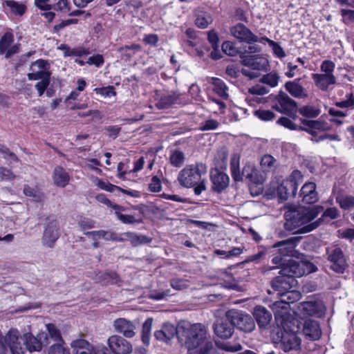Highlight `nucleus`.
Instances as JSON below:
<instances>
[{"label":"nucleus","instance_id":"f257e3e1","mask_svg":"<svg viewBox=\"0 0 354 354\" xmlns=\"http://www.w3.org/2000/svg\"><path fill=\"white\" fill-rule=\"evenodd\" d=\"M322 207L314 206L305 207L302 206H291L285 212L286 220L285 228L292 230L299 228L294 234H306L317 228L323 222V218H319L313 221L321 212Z\"/></svg>","mask_w":354,"mask_h":354},{"label":"nucleus","instance_id":"f03ea898","mask_svg":"<svg viewBox=\"0 0 354 354\" xmlns=\"http://www.w3.org/2000/svg\"><path fill=\"white\" fill-rule=\"evenodd\" d=\"M178 341L188 349L195 351L213 339L206 326L201 323L180 325Z\"/></svg>","mask_w":354,"mask_h":354},{"label":"nucleus","instance_id":"7ed1b4c3","mask_svg":"<svg viewBox=\"0 0 354 354\" xmlns=\"http://www.w3.org/2000/svg\"><path fill=\"white\" fill-rule=\"evenodd\" d=\"M207 171L206 165L202 162L189 165L179 172L178 180L184 187H194V194L200 195L207 188V181L202 178V176L206 174Z\"/></svg>","mask_w":354,"mask_h":354},{"label":"nucleus","instance_id":"20e7f679","mask_svg":"<svg viewBox=\"0 0 354 354\" xmlns=\"http://www.w3.org/2000/svg\"><path fill=\"white\" fill-rule=\"evenodd\" d=\"M317 270L316 266L308 261H299L293 259H288L287 262L280 270L279 274H286L296 279Z\"/></svg>","mask_w":354,"mask_h":354},{"label":"nucleus","instance_id":"39448f33","mask_svg":"<svg viewBox=\"0 0 354 354\" xmlns=\"http://www.w3.org/2000/svg\"><path fill=\"white\" fill-rule=\"evenodd\" d=\"M270 106L279 113L290 116L295 115L298 108L297 102L283 91L277 95H271Z\"/></svg>","mask_w":354,"mask_h":354},{"label":"nucleus","instance_id":"423d86ee","mask_svg":"<svg viewBox=\"0 0 354 354\" xmlns=\"http://www.w3.org/2000/svg\"><path fill=\"white\" fill-rule=\"evenodd\" d=\"M273 341L286 353L298 351L301 348V339L295 333L279 330L273 336Z\"/></svg>","mask_w":354,"mask_h":354},{"label":"nucleus","instance_id":"0eeeda50","mask_svg":"<svg viewBox=\"0 0 354 354\" xmlns=\"http://www.w3.org/2000/svg\"><path fill=\"white\" fill-rule=\"evenodd\" d=\"M297 285V281L295 278L283 274H279V276L273 278L270 281L272 288L278 292L279 295L283 296L286 294H291L294 296V299H299L301 296L298 291L291 290Z\"/></svg>","mask_w":354,"mask_h":354},{"label":"nucleus","instance_id":"6e6552de","mask_svg":"<svg viewBox=\"0 0 354 354\" xmlns=\"http://www.w3.org/2000/svg\"><path fill=\"white\" fill-rule=\"evenodd\" d=\"M326 256L330 263L329 268L336 273H344L348 266L346 257L339 247L331 245L326 248Z\"/></svg>","mask_w":354,"mask_h":354},{"label":"nucleus","instance_id":"1a4fd4ad","mask_svg":"<svg viewBox=\"0 0 354 354\" xmlns=\"http://www.w3.org/2000/svg\"><path fill=\"white\" fill-rule=\"evenodd\" d=\"M226 316L231 321L234 328L245 333H250L255 328L254 319L248 314L236 310H230L226 313Z\"/></svg>","mask_w":354,"mask_h":354},{"label":"nucleus","instance_id":"9d476101","mask_svg":"<svg viewBox=\"0 0 354 354\" xmlns=\"http://www.w3.org/2000/svg\"><path fill=\"white\" fill-rule=\"evenodd\" d=\"M59 236V222L53 217H48L41 239L42 243L52 248Z\"/></svg>","mask_w":354,"mask_h":354},{"label":"nucleus","instance_id":"9b49d317","mask_svg":"<svg viewBox=\"0 0 354 354\" xmlns=\"http://www.w3.org/2000/svg\"><path fill=\"white\" fill-rule=\"evenodd\" d=\"M297 310L303 316L321 317L325 311V306L320 300H310L299 303Z\"/></svg>","mask_w":354,"mask_h":354},{"label":"nucleus","instance_id":"f8f14e48","mask_svg":"<svg viewBox=\"0 0 354 354\" xmlns=\"http://www.w3.org/2000/svg\"><path fill=\"white\" fill-rule=\"evenodd\" d=\"M210 180L212 184V190L218 194L223 192L230 185L228 175L217 168L211 169Z\"/></svg>","mask_w":354,"mask_h":354},{"label":"nucleus","instance_id":"ddd939ff","mask_svg":"<svg viewBox=\"0 0 354 354\" xmlns=\"http://www.w3.org/2000/svg\"><path fill=\"white\" fill-rule=\"evenodd\" d=\"M108 345L113 354H129L133 350L131 342L118 335L109 337Z\"/></svg>","mask_w":354,"mask_h":354},{"label":"nucleus","instance_id":"4468645a","mask_svg":"<svg viewBox=\"0 0 354 354\" xmlns=\"http://www.w3.org/2000/svg\"><path fill=\"white\" fill-rule=\"evenodd\" d=\"M50 65L47 61L39 59L31 64L30 70L31 73H28L29 80H39L41 78L50 77L49 72Z\"/></svg>","mask_w":354,"mask_h":354},{"label":"nucleus","instance_id":"2eb2a0df","mask_svg":"<svg viewBox=\"0 0 354 354\" xmlns=\"http://www.w3.org/2000/svg\"><path fill=\"white\" fill-rule=\"evenodd\" d=\"M212 328L214 334L218 337L223 339L230 338L234 333V326L226 315L225 318L216 319Z\"/></svg>","mask_w":354,"mask_h":354},{"label":"nucleus","instance_id":"dca6fc26","mask_svg":"<svg viewBox=\"0 0 354 354\" xmlns=\"http://www.w3.org/2000/svg\"><path fill=\"white\" fill-rule=\"evenodd\" d=\"M230 33L239 41L248 44H252L258 41V37L253 34L244 24L241 23L232 26L230 28Z\"/></svg>","mask_w":354,"mask_h":354},{"label":"nucleus","instance_id":"f3484780","mask_svg":"<svg viewBox=\"0 0 354 354\" xmlns=\"http://www.w3.org/2000/svg\"><path fill=\"white\" fill-rule=\"evenodd\" d=\"M241 64L248 66L252 70L264 71L266 70L268 66V60L259 55H250L245 53H240Z\"/></svg>","mask_w":354,"mask_h":354},{"label":"nucleus","instance_id":"a211bd4d","mask_svg":"<svg viewBox=\"0 0 354 354\" xmlns=\"http://www.w3.org/2000/svg\"><path fill=\"white\" fill-rule=\"evenodd\" d=\"M284 88L295 98L304 100L308 97V91L301 85L300 78L286 82Z\"/></svg>","mask_w":354,"mask_h":354},{"label":"nucleus","instance_id":"6ab92c4d","mask_svg":"<svg viewBox=\"0 0 354 354\" xmlns=\"http://www.w3.org/2000/svg\"><path fill=\"white\" fill-rule=\"evenodd\" d=\"M113 326L116 332L122 334L125 337L132 338L136 335L135 324L125 318L116 319L114 320Z\"/></svg>","mask_w":354,"mask_h":354},{"label":"nucleus","instance_id":"aec40b11","mask_svg":"<svg viewBox=\"0 0 354 354\" xmlns=\"http://www.w3.org/2000/svg\"><path fill=\"white\" fill-rule=\"evenodd\" d=\"M301 239V236H292L276 243L274 245V247L278 248L279 253H281L283 256L290 257L292 255L294 250Z\"/></svg>","mask_w":354,"mask_h":354},{"label":"nucleus","instance_id":"412c9836","mask_svg":"<svg viewBox=\"0 0 354 354\" xmlns=\"http://www.w3.org/2000/svg\"><path fill=\"white\" fill-rule=\"evenodd\" d=\"M305 337L309 340L315 341L322 336V330L317 321L308 319L305 321L303 330Z\"/></svg>","mask_w":354,"mask_h":354},{"label":"nucleus","instance_id":"4be33fe9","mask_svg":"<svg viewBox=\"0 0 354 354\" xmlns=\"http://www.w3.org/2000/svg\"><path fill=\"white\" fill-rule=\"evenodd\" d=\"M243 178L254 185H261L264 181L263 176L252 164L246 163L242 169Z\"/></svg>","mask_w":354,"mask_h":354},{"label":"nucleus","instance_id":"5701e85b","mask_svg":"<svg viewBox=\"0 0 354 354\" xmlns=\"http://www.w3.org/2000/svg\"><path fill=\"white\" fill-rule=\"evenodd\" d=\"M180 332V326L177 328L171 323H165L161 329L156 331V339L167 342L171 340L175 335L178 338Z\"/></svg>","mask_w":354,"mask_h":354},{"label":"nucleus","instance_id":"b1692460","mask_svg":"<svg viewBox=\"0 0 354 354\" xmlns=\"http://www.w3.org/2000/svg\"><path fill=\"white\" fill-rule=\"evenodd\" d=\"M253 316L258 326L261 328L268 326L272 319L270 312L262 306H257L254 308Z\"/></svg>","mask_w":354,"mask_h":354},{"label":"nucleus","instance_id":"393cba45","mask_svg":"<svg viewBox=\"0 0 354 354\" xmlns=\"http://www.w3.org/2000/svg\"><path fill=\"white\" fill-rule=\"evenodd\" d=\"M297 190L294 183L285 179L277 187V192L281 200L286 201L289 197L294 196Z\"/></svg>","mask_w":354,"mask_h":354},{"label":"nucleus","instance_id":"a878e982","mask_svg":"<svg viewBox=\"0 0 354 354\" xmlns=\"http://www.w3.org/2000/svg\"><path fill=\"white\" fill-rule=\"evenodd\" d=\"M300 196L304 203L312 204L317 202V194L316 192V185L314 183H306L301 189Z\"/></svg>","mask_w":354,"mask_h":354},{"label":"nucleus","instance_id":"bb28decb","mask_svg":"<svg viewBox=\"0 0 354 354\" xmlns=\"http://www.w3.org/2000/svg\"><path fill=\"white\" fill-rule=\"evenodd\" d=\"M315 85L322 91H327L330 85L336 84V79L333 75L329 74H313Z\"/></svg>","mask_w":354,"mask_h":354},{"label":"nucleus","instance_id":"cd10ccee","mask_svg":"<svg viewBox=\"0 0 354 354\" xmlns=\"http://www.w3.org/2000/svg\"><path fill=\"white\" fill-rule=\"evenodd\" d=\"M53 179L57 187L63 188L68 184L70 176L62 167L57 166L53 171Z\"/></svg>","mask_w":354,"mask_h":354},{"label":"nucleus","instance_id":"c85d7f7f","mask_svg":"<svg viewBox=\"0 0 354 354\" xmlns=\"http://www.w3.org/2000/svg\"><path fill=\"white\" fill-rule=\"evenodd\" d=\"M73 354H95L92 351V346L84 339H77L71 344Z\"/></svg>","mask_w":354,"mask_h":354},{"label":"nucleus","instance_id":"c756f323","mask_svg":"<svg viewBox=\"0 0 354 354\" xmlns=\"http://www.w3.org/2000/svg\"><path fill=\"white\" fill-rule=\"evenodd\" d=\"M58 49L63 51L64 57H81L89 54L88 49L79 46L75 48H71L69 46L62 44Z\"/></svg>","mask_w":354,"mask_h":354},{"label":"nucleus","instance_id":"7c9ffc66","mask_svg":"<svg viewBox=\"0 0 354 354\" xmlns=\"http://www.w3.org/2000/svg\"><path fill=\"white\" fill-rule=\"evenodd\" d=\"M23 342H24L26 350H28L30 352L39 351L41 349L42 343L41 341L30 333L24 335Z\"/></svg>","mask_w":354,"mask_h":354},{"label":"nucleus","instance_id":"2f4dec72","mask_svg":"<svg viewBox=\"0 0 354 354\" xmlns=\"http://www.w3.org/2000/svg\"><path fill=\"white\" fill-rule=\"evenodd\" d=\"M122 237L124 241H130L133 246H137L150 241V239H149L147 236L133 232H124L123 233Z\"/></svg>","mask_w":354,"mask_h":354},{"label":"nucleus","instance_id":"473e14b6","mask_svg":"<svg viewBox=\"0 0 354 354\" xmlns=\"http://www.w3.org/2000/svg\"><path fill=\"white\" fill-rule=\"evenodd\" d=\"M179 95L176 93L162 96L156 106L159 109H167L173 104L178 103Z\"/></svg>","mask_w":354,"mask_h":354},{"label":"nucleus","instance_id":"72a5a7b5","mask_svg":"<svg viewBox=\"0 0 354 354\" xmlns=\"http://www.w3.org/2000/svg\"><path fill=\"white\" fill-rule=\"evenodd\" d=\"M230 171L233 179L235 181H242L243 175L242 171L239 169V156L234 155L231 158L230 161Z\"/></svg>","mask_w":354,"mask_h":354},{"label":"nucleus","instance_id":"f704fd0d","mask_svg":"<svg viewBox=\"0 0 354 354\" xmlns=\"http://www.w3.org/2000/svg\"><path fill=\"white\" fill-rule=\"evenodd\" d=\"M212 84L214 85V91L221 97L225 100L228 98V88L222 80L214 77L212 79Z\"/></svg>","mask_w":354,"mask_h":354},{"label":"nucleus","instance_id":"c9c22d12","mask_svg":"<svg viewBox=\"0 0 354 354\" xmlns=\"http://www.w3.org/2000/svg\"><path fill=\"white\" fill-rule=\"evenodd\" d=\"M140 50V46L139 44H131L122 46L118 50L121 53L122 59L129 60Z\"/></svg>","mask_w":354,"mask_h":354},{"label":"nucleus","instance_id":"e433bc0d","mask_svg":"<svg viewBox=\"0 0 354 354\" xmlns=\"http://www.w3.org/2000/svg\"><path fill=\"white\" fill-rule=\"evenodd\" d=\"M301 121L304 126L308 127L309 129H313L314 130L325 131L330 129V127L324 121L308 120L306 119H302Z\"/></svg>","mask_w":354,"mask_h":354},{"label":"nucleus","instance_id":"4c0bfd02","mask_svg":"<svg viewBox=\"0 0 354 354\" xmlns=\"http://www.w3.org/2000/svg\"><path fill=\"white\" fill-rule=\"evenodd\" d=\"M336 202L343 209H351L354 208V196L351 195H338L336 197Z\"/></svg>","mask_w":354,"mask_h":354},{"label":"nucleus","instance_id":"58836bf2","mask_svg":"<svg viewBox=\"0 0 354 354\" xmlns=\"http://www.w3.org/2000/svg\"><path fill=\"white\" fill-rule=\"evenodd\" d=\"M297 109L302 116L312 118L317 117L321 112L319 109L311 105H305Z\"/></svg>","mask_w":354,"mask_h":354},{"label":"nucleus","instance_id":"ea45409f","mask_svg":"<svg viewBox=\"0 0 354 354\" xmlns=\"http://www.w3.org/2000/svg\"><path fill=\"white\" fill-rule=\"evenodd\" d=\"M153 325V318H148L142 325V341L144 344L148 346L150 342V332Z\"/></svg>","mask_w":354,"mask_h":354},{"label":"nucleus","instance_id":"a19ab883","mask_svg":"<svg viewBox=\"0 0 354 354\" xmlns=\"http://www.w3.org/2000/svg\"><path fill=\"white\" fill-rule=\"evenodd\" d=\"M14 41V35L6 32L0 39V54H4Z\"/></svg>","mask_w":354,"mask_h":354},{"label":"nucleus","instance_id":"79ce46f5","mask_svg":"<svg viewBox=\"0 0 354 354\" xmlns=\"http://www.w3.org/2000/svg\"><path fill=\"white\" fill-rule=\"evenodd\" d=\"M24 194L26 196L32 198L35 202H41L44 198V194L40 191L28 185L24 186Z\"/></svg>","mask_w":354,"mask_h":354},{"label":"nucleus","instance_id":"37998d69","mask_svg":"<svg viewBox=\"0 0 354 354\" xmlns=\"http://www.w3.org/2000/svg\"><path fill=\"white\" fill-rule=\"evenodd\" d=\"M198 354H222L214 344V339L198 348Z\"/></svg>","mask_w":354,"mask_h":354},{"label":"nucleus","instance_id":"c03bdc74","mask_svg":"<svg viewBox=\"0 0 354 354\" xmlns=\"http://www.w3.org/2000/svg\"><path fill=\"white\" fill-rule=\"evenodd\" d=\"M335 105L341 109H354V94H346L344 100L335 102Z\"/></svg>","mask_w":354,"mask_h":354},{"label":"nucleus","instance_id":"a18cd8bd","mask_svg":"<svg viewBox=\"0 0 354 354\" xmlns=\"http://www.w3.org/2000/svg\"><path fill=\"white\" fill-rule=\"evenodd\" d=\"M212 22V18L208 13L198 15L195 19V24L200 28H205Z\"/></svg>","mask_w":354,"mask_h":354},{"label":"nucleus","instance_id":"49530a36","mask_svg":"<svg viewBox=\"0 0 354 354\" xmlns=\"http://www.w3.org/2000/svg\"><path fill=\"white\" fill-rule=\"evenodd\" d=\"M6 4L16 15H22L26 10L25 5L13 0L6 1Z\"/></svg>","mask_w":354,"mask_h":354},{"label":"nucleus","instance_id":"de8ad7c7","mask_svg":"<svg viewBox=\"0 0 354 354\" xmlns=\"http://www.w3.org/2000/svg\"><path fill=\"white\" fill-rule=\"evenodd\" d=\"M221 48L223 53L229 56H235L238 54L240 55V53H242L239 51L236 47L235 43L230 41H224L221 46Z\"/></svg>","mask_w":354,"mask_h":354},{"label":"nucleus","instance_id":"09e8293b","mask_svg":"<svg viewBox=\"0 0 354 354\" xmlns=\"http://www.w3.org/2000/svg\"><path fill=\"white\" fill-rule=\"evenodd\" d=\"M46 329L48 336L55 342H63L61 333L57 326L53 324H46Z\"/></svg>","mask_w":354,"mask_h":354},{"label":"nucleus","instance_id":"8fccbe9b","mask_svg":"<svg viewBox=\"0 0 354 354\" xmlns=\"http://www.w3.org/2000/svg\"><path fill=\"white\" fill-rule=\"evenodd\" d=\"M279 80V76L276 73H270L263 75L261 82L263 84H268L271 87H274L277 85Z\"/></svg>","mask_w":354,"mask_h":354},{"label":"nucleus","instance_id":"3c124183","mask_svg":"<svg viewBox=\"0 0 354 354\" xmlns=\"http://www.w3.org/2000/svg\"><path fill=\"white\" fill-rule=\"evenodd\" d=\"M122 236H123V233L118 234V233L111 231V230H108V231L103 230L102 238L106 241L123 242L124 239Z\"/></svg>","mask_w":354,"mask_h":354},{"label":"nucleus","instance_id":"603ef678","mask_svg":"<svg viewBox=\"0 0 354 354\" xmlns=\"http://www.w3.org/2000/svg\"><path fill=\"white\" fill-rule=\"evenodd\" d=\"M0 156L4 159L12 162H17L19 160L17 156L5 145L0 144Z\"/></svg>","mask_w":354,"mask_h":354},{"label":"nucleus","instance_id":"864d4df0","mask_svg":"<svg viewBox=\"0 0 354 354\" xmlns=\"http://www.w3.org/2000/svg\"><path fill=\"white\" fill-rule=\"evenodd\" d=\"M289 307V304L288 302L284 301L283 300L277 301L272 304V308L273 311L274 312V315L277 317L280 315L281 313H283L281 311H284L285 313H287Z\"/></svg>","mask_w":354,"mask_h":354},{"label":"nucleus","instance_id":"5fc2aeb1","mask_svg":"<svg viewBox=\"0 0 354 354\" xmlns=\"http://www.w3.org/2000/svg\"><path fill=\"white\" fill-rule=\"evenodd\" d=\"M276 160L270 155H264L261 160V166L265 171H268L274 167Z\"/></svg>","mask_w":354,"mask_h":354},{"label":"nucleus","instance_id":"6e6d98bb","mask_svg":"<svg viewBox=\"0 0 354 354\" xmlns=\"http://www.w3.org/2000/svg\"><path fill=\"white\" fill-rule=\"evenodd\" d=\"M185 161V156L182 151H175L170 156V162L172 165L179 167Z\"/></svg>","mask_w":354,"mask_h":354},{"label":"nucleus","instance_id":"4d7b16f0","mask_svg":"<svg viewBox=\"0 0 354 354\" xmlns=\"http://www.w3.org/2000/svg\"><path fill=\"white\" fill-rule=\"evenodd\" d=\"M254 115L263 121H270L274 119L275 115L270 110L259 109L254 111Z\"/></svg>","mask_w":354,"mask_h":354},{"label":"nucleus","instance_id":"13d9d810","mask_svg":"<svg viewBox=\"0 0 354 354\" xmlns=\"http://www.w3.org/2000/svg\"><path fill=\"white\" fill-rule=\"evenodd\" d=\"M94 91L104 97H110L116 95L115 88L113 86H109L106 87L95 88Z\"/></svg>","mask_w":354,"mask_h":354},{"label":"nucleus","instance_id":"bf43d9fd","mask_svg":"<svg viewBox=\"0 0 354 354\" xmlns=\"http://www.w3.org/2000/svg\"><path fill=\"white\" fill-rule=\"evenodd\" d=\"M50 77L41 78L39 80L40 81L35 84V87L37 90L39 97L44 93V91L48 88L50 84Z\"/></svg>","mask_w":354,"mask_h":354},{"label":"nucleus","instance_id":"052dcab7","mask_svg":"<svg viewBox=\"0 0 354 354\" xmlns=\"http://www.w3.org/2000/svg\"><path fill=\"white\" fill-rule=\"evenodd\" d=\"M115 215L117 218L124 224L139 223L140 222V220L136 219L132 215L123 214L118 212H115Z\"/></svg>","mask_w":354,"mask_h":354},{"label":"nucleus","instance_id":"680f3d73","mask_svg":"<svg viewBox=\"0 0 354 354\" xmlns=\"http://www.w3.org/2000/svg\"><path fill=\"white\" fill-rule=\"evenodd\" d=\"M170 284L173 288L178 290H183L189 286L188 281L183 279H173Z\"/></svg>","mask_w":354,"mask_h":354},{"label":"nucleus","instance_id":"e2e57ef3","mask_svg":"<svg viewBox=\"0 0 354 354\" xmlns=\"http://www.w3.org/2000/svg\"><path fill=\"white\" fill-rule=\"evenodd\" d=\"M207 39L214 50H217L218 48L219 39L218 34L214 30H211L207 32Z\"/></svg>","mask_w":354,"mask_h":354},{"label":"nucleus","instance_id":"0e129e2a","mask_svg":"<svg viewBox=\"0 0 354 354\" xmlns=\"http://www.w3.org/2000/svg\"><path fill=\"white\" fill-rule=\"evenodd\" d=\"M277 123L290 130H298L299 127L296 125L291 120L286 117H281L278 120Z\"/></svg>","mask_w":354,"mask_h":354},{"label":"nucleus","instance_id":"69168bd1","mask_svg":"<svg viewBox=\"0 0 354 354\" xmlns=\"http://www.w3.org/2000/svg\"><path fill=\"white\" fill-rule=\"evenodd\" d=\"M102 277L103 280L105 281L104 282V284L115 283H117L119 280V277L115 272H105L102 275Z\"/></svg>","mask_w":354,"mask_h":354},{"label":"nucleus","instance_id":"338daca9","mask_svg":"<svg viewBox=\"0 0 354 354\" xmlns=\"http://www.w3.org/2000/svg\"><path fill=\"white\" fill-rule=\"evenodd\" d=\"M94 224L95 222L93 220L85 217H81L78 221V226L81 230L93 228L95 226Z\"/></svg>","mask_w":354,"mask_h":354},{"label":"nucleus","instance_id":"774afa93","mask_svg":"<svg viewBox=\"0 0 354 354\" xmlns=\"http://www.w3.org/2000/svg\"><path fill=\"white\" fill-rule=\"evenodd\" d=\"M48 354H70V353L61 344L57 343L50 347Z\"/></svg>","mask_w":354,"mask_h":354}]
</instances>
